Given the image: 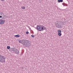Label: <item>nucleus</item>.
<instances>
[{"label": "nucleus", "mask_w": 73, "mask_h": 73, "mask_svg": "<svg viewBox=\"0 0 73 73\" xmlns=\"http://www.w3.org/2000/svg\"><path fill=\"white\" fill-rule=\"evenodd\" d=\"M19 43L23 44L24 46L27 47L28 46H30L31 45V42L29 40H26L25 39H23L22 40H18Z\"/></svg>", "instance_id": "1"}, {"label": "nucleus", "mask_w": 73, "mask_h": 73, "mask_svg": "<svg viewBox=\"0 0 73 73\" xmlns=\"http://www.w3.org/2000/svg\"><path fill=\"white\" fill-rule=\"evenodd\" d=\"M5 57L0 55V62L2 63L5 62Z\"/></svg>", "instance_id": "2"}, {"label": "nucleus", "mask_w": 73, "mask_h": 73, "mask_svg": "<svg viewBox=\"0 0 73 73\" xmlns=\"http://www.w3.org/2000/svg\"><path fill=\"white\" fill-rule=\"evenodd\" d=\"M37 29L39 31H41L44 29V28L41 25H38L37 26Z\"/></svg>", "instance_id": "3"}, {"label": "nucleus", "mask_w": 73, "mask_h": 73, "mask_svg": "<svg viewBox=\"0 0 73 73\" xmlns=\"http://www.w3.org/2000/svg\"><path fill=\"white\" fill-rule=\"evenodd\" d=\"M55 25L56 27L57 28H61V25H60L59 23L58 22H57L56 23Z\"/></svg>", "instance_id": "4"}, {"label": "nucleus", "mask_w": 73, "mask_h": 73, "mask_svg": "<svg viewBox=\"0 0 73 73\" xmlns=\"http://www.w3.org/2000/svg\"><path fill=\"white\" fill-rule=\"evenodd\" d=\"M5 20H3L2 19H0V24H1V25H3L5 23Z\"/></svg>", "instance_id": "5"}, {"label": "nucleus", "mask_w": 73, "mask_h": 73, "mask_svg": "<svg viewBox=\"0 0 73 73\" xmlns=\"http://www.w3.org/2000/svg\"><path fill=\"white\" fill-rule=\"evenodd\" d=\"M14 52L17 54H19V50L17 49L16 48H15L14 50Z\"/></svg>", "instance_id": "6"}, {"label": "nucleus", "mask_w": 73, "mask_h": 73, "mask_svg": "<svg viewBox=\"0 0 73 73\" xmlns=\"http://www.w3.org/2000/svg\"><path fill=\"white\" fill-rule=\"evenodd\" d=\"M58 3H62V2H63V0H58Z\"/></svg>", "instance_id": "7"}, {"label": "nucleus", "mask_w": 73, "mask_h": 73, "mask_svg": "<svg viewBox=\"0 0 73 73\" xmlns=\"http://www.w3.org/2000/svg\"><path fill=\"white\" fill-rule=\"evenodd\" d=\"M15 36L16 37H20V35H15Z\"/></svg>", "instance_id": "8"}, {"label": "nucleus", "mask_w": 73, "mask_h": 73, "mask_svg": "<svg viewBox=\"0 0 73 73\" xmlns=\"http://www.w3.org/2000/svg\"><path fill=\"white\" fill-rule=\"evenodd\" d=\"M21 8L22 9H25V7H24V6H23V7H21Z\"/></svg>", "instance_id": "9"}, {"label": "nucleus", "mask_w": 73, "mask_h": 73, "mask_svg": "<svg viewBox=\"0 0 73 73\" xmlns=\"http://www.w3.org/2000/svg\"><path fill=\"white\" fill-rule=\"evenodd\" d=\"M12 51H14V52H15V49H16V48H13L12 49Z\"/></svg>", "instance_id": "10"}, {"label": "nucleus", "mask_w": 73, "mask_h": 73, "mask_svg": "<svg viewBox=\"0 0 73 73\" xmlns=\"http://www.w3.org/2000/svg\"><path fill=\"white\" fill-rule=\"evenodd\" d=\"M61 30H58V33H61Z\"/></svg>", "instance_id": "11"}, {"label": "nucleus", "mask_w": 73, "mask_h": 73, "mask_svg": "<svg viewBox=\"0 0 73 73\" xmlns=\"http://www.w3.org/2000/svg\"><path fill=\"white\" fill-rule=\"evenodd\" d=\"M58 36H61V35H62V34H61V33H58Z\"/></svg>", "instance_id": "12"}, {"label": "nucleus", "mask_w": 73, "mask_h": 73, "mask_svg": "<svg viewBox=\"0 0 73 73\" xmlns=\"http://www.w3.org/2000/svg\"><path fill=\"white\" fill-rule=\"evenodd\" d=\"M11 48V47H10V46H7V49H10V48Z\"/></svg>", "instance_id": "13"}, {"label": "nucleus", "mask_w": 73, "mask_h": 73, "mask_svg": "<svg viewBox=\"0 0 73 73\" xmlns=\"http://www.w3.org/2000/svg\"><path fill=\"white\" fill-rule=\"evenodd\" d=\"M0 15H1V16H2V15H4V14L2 13L1 12H0Z\"/></svg>", "instance_id": "14"}, {"label": "nucleus", "mask_w": 73, "mask_h": 73, "mask_svg": "<svg viewBox=\"0 0 73 73\" xmlns=\"http://www.w3.org/2000/svg\"><path fill=\"white\" fill-rule=\"evenodd\" d=\"M43 30H45L46 29V27L43 26Z\"/></svg>", "instance_id": "15"}, {"label": "nucleus", "mask_w": 73, "mask_h": 73, "mask_svg": "<svg viewBox=\"0 0 73 73\" xmlns=\"http://www.w3.org/2000/svg\"><path fill=\"white\" fill-rule=\"evenodd\" d=\"M26 34H27V35L28 34H29V32L28 31L26 32Z\"/></svg>", "instance_id": "16"}, {"label": "nucleus", "mask_w": 73, "mask_h": 73, "mask_svg": "<svg viewBox=\"0 0 73 73\" xmlns=\"http://www.w3.org/2000/svg\"><path fill=\"white\" fill-rule=\"evenodd\" d=\"M31 37H35V36H34V35H31Z\"/></svg>", "instance_id": "17"}, {"label": "nucleus", "mask_w": 73, "mask_h": 73, "mask_svg": "<svg viewBox=\"0 0 73 73\" xmlns=\"http://www.w3.org/2000/svg\"><path fill=\"white\" fill-rule=\"evenodd\" d=\"M62 5H63L64 7H65V5H64V4L62 3Z\"/></svg>", "instance_id": "18"}, {"label": "nucleus", "mask_w": 73, "mask_h": 73, "mask_svg": "<svg viewBox=\"0 0 73 73\" xmlns=\"http://www.w3.org/2000/svg\"><path fill=\"white\" fill-rule=\"evenodd\" d=\"M5 0H1V1H4Z\"/></svg>", "instance_id": "19"}, {"label": "nucleus", "mask_w": 73, "mask_h": 73, "mask_svg": "<svg viewBox=\"0 0 73 73\" xmlns=\"http://www.w3.org/2000/svg\"><path fill=\"white\" fill-rule=\"evenodd\" d=\"M2 16H0V18H2Z\"/></svg>", "instance_id": "20"}, {"label": "nucleus", "mask_w": 73, "mask_h": 73, "mask_svg": "<svg viewBox=\"0 0 73 73\" xmlns=\"http://www.w3.org/2000/svg\"><path fill=\"white\" fill-rule=\"evenodd\" d=\"M65 6H68V5H65Z\"/></svg>", "instance_id": "21"}, {"label": "nucleus", "mask_w": 73, "mask_h": 73, "mask_svg": "<svg viewBox=\"0 0 73 73\" xmlns=\"http://www.w3.org/2000/svg\"><path fill=\"white\" fill-rule=\"evenodd\" d=\"M0 20H1V19H0Z\"/></svg>", "instance_id": "22"}]
</instances>
